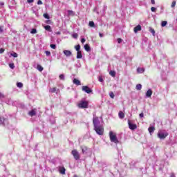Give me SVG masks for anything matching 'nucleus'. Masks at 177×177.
Listing matches in <instances>:
<instances>
[{
	"mask_svg": "<svg viewBox=\"0 0 177 177\" xmlns=\"http://www.w3.org/2000/svg\"><path fill=\"white\" fill-rule=\"evenodd\" d=\"M88 106L89 102L85 100L80 101L77 104V107H79V109H88Z\"/></svg>",
	"mask_w": 177,
	"mask_h": 177,
	"instance_id": "1",
	"label": "nucleus"
},
{
	"mask_svg": "<svg viewBox=\"0 0 177 177\" xmlns=\"http://www.w3.org/2000/svg\"><path fill=\"white\" fill-rule=\"evenodd\" d=\"M94 131H95L97 135H103L104 133V129L102 126H95Z\"/></svg>",
	"mask_w": 177,
	"mask_h": 177,
	"instance_id": "2",
	"label": "nucleus"
},
{
	"mask_svg": "<svg viewBox=\"0 0 177 177\" xmlns=\"http://www.w3.org/2000/svg\"><path fill=\"white\" fill-rule=\"evenodd\" d=\"M109 138L111 142H113V143H118V139L117 138V135L114 133L113 131L109 132Z\"/></svg>",
	"mask_w": 177,
	"mask_h": 177,
	"instance_id": "3",
	"label": "nucleus"
},
{
	"mask_svg": "<svg viewBox=\"0 0 177 177\" xmlns=\"http://www.w3.org/2000/svg\"><path fill=\"white\" fill-rule=\"evenodd\" d=\"M71 154L73 156V158H75L76 160H78L80 158H81V156L77 149L72 150Z\"/></svg>",
	"mask_w": 177,
	"mask_h": 177,
	"instance_id": "4",
	"label": "nucleus"
},
{
	"mask_svg": "<svg viewBox=\"0 0 177 177\" xmlns=\"http://www.w3.org/2000/svg\"><path fill=\"white\" fill-rule=\"evenodd\" d=\"M168 135H169L168 132L163 133V132L159 131L158 133V138L160 140H164L165 139V138H167V136H168Z\"/></svg>",
	"mask_w": 177,
	"mask_h": 177,
	"instance_id": "5",
	"label": "nucleus"
},
{
	"mask_svg": "<svg viewBox=\"0 0 177 177\" xmlns=\"http://www.w3.org/2000/svg\"><path fill=\"white\" fill-rule=\"evenodd\" d=\"M128 125L129 129H131V131H135V129H138V125L136 124H133L132 122H131V120H128Z\"/></svg>",
	"mask_w": 177,
	"mask_h": 177,
	"instance_id": "6",
	"label": "nucleus"
},
{
	"mask_svg": "<svg viewBox=\"0 0 177 177\" xmlns=\"http://www.w3.org/2000/svg\"><path fill=\"white\" fill-rule=\"evenodd\" d=\"M82 91H83V92H85L86 93H88V94L92 93V92H93L92 89H91L89 88V86H83L82 87Z\"/></svg>",
	"mask_w": 177,
	"mask_h": 177,
	"instance_id": "7",
	"label": "nucleus"
},
{
	"mask_svg": "<svg viewBox=\"0 0 177 177\" xmlns=\"http://www.w3.org/2000/svg\"><path fill=\"white\" fill-rule=\"evenodd\" d=\"M93 122L94 127H97V124H99V117H94L93 118Z\"/></svg>",
	"mask_w": 177,
	"mask_h": 177,
	"instance_id": "8",
	"label": "nucleus"
},
{
	"mask_svg": "<svg viewBox=\"0 0 177 177\" xmlns=\"http://www.w3.org/2000/svg\"><path fill=\"white\" fill-rule=\"evenodd\" d=\"M37 114V109H32L30 111H29L28 115H30V117H34V115H36Z\"/></svg>",
	"mask_w": 177,
	"mask_h": 177,
	"instance_id": "9",
	"label": "nucleus"
},
{
	"mask_svg": "<svg viewBox=\"0 0 177 177\" xmlns=\"http://www.w3.org/2000/svg\"><path fill=\"white\" fill-rule=\"evenodd\" d=\"M133 31L136 34L138 31H142V26L140 25H138L134 28Z\"/></svg>",
	"mask_w": 177,
	"mask_h": 177,
	"instance_id": "10",
	"label": "nucleus"
},
{
	"mask_svg": "<svg viewBox=\"0 0 177 177\" xmlns=\"http://www.w3.org/2000/svg\"><path fill=\"white\" fill-rule=\"evenodd\" d=\"M64 55H65V56H71L73 55V53H71V51L68 50H65L63 51Z\"/></svg>",
	"mask_w": 177,
	"mask_h": 177,
	"instance_id": "11",
	"label": "nucleus"
},
{
	"mask_svg": "<svg viewBox=\"0 0 177 177\" xmlns=\"http://www.w3.org/2000/svg\"><path fill=\"white\" fill-rule=\"evenodd\" d=\"M151 95H153V91H151V89H149L146 93L147 97H151Z\"/></svg>",
	"mask_w": 177,
	"mask_h": 177,
	"instance_id": "12",
	"label": "nucleus"
},
{
	"mask_svg": "<svg viewBox=\"0 0 177 177\" xmlns=\"http://www.w3.org/2000/svg\"><path fill=\"white\" fill-rule=\"evenodd\" d=\"M73 82V84H75V85H77V86L81 85V82L77 79H74Z\"/></svg>",
	"mask_w": 177,
	"mask_h": 177,
	"instance_id": "13",
	"label": "nucleus"
},
{
	"mask_svg": "<svg viewBox=\"0 0 177 177\" xmlns=\"http://www.w3.org/2000/svg\"><path fill=\"white\" fill-rule=\"evenodd\" d=\"M59 173H61L62 175H66V168L59 167Z\"/></svg>",
	"mask_w": 177,
	"mask_h": 177,
	"instance_id": "14",
	"label": "nucleus"
},
{
	"mask_svg": "<svg viewBox=\"0 0 177 177\" xmlns=\"http://www.w3.org/2000/svg\"><path fill=\"white\" fill-rule=\"evenodd\" d=\"M77 59H82V52L77 51Z\"/></svg>",
	"mask_w": 177,
	"mask_h": 177,
	"instance_id": "15",
	"label": "nucleus"
},
{
	"mask_svg": "<svg viewBox=\"0 0 177 177\" xmlns=\"http://www.w3.org/2000/svg\"><path fill=\"white\" fill-rule=\"evenodd\" d=\"M81 149H82V152L83 154H84L85 152L88 151V147H86V146H82V147H81Z\"/></svg>",
	"mask_w": 177,
	"mask_h": 177,
	"instance_id": "16",
	"label": "nucleus"
},
{
	"mask_svg": "<svg viewBox=\"0 0 177 177\" xmlns=\"http://www.w3.org/2000/svg\"><path fill=\"white\" fill-rule=\"evenodd\" d=\"M118 115H119V118H121V120H122L125 117V114L122 111H120L118 113Z\"/></svg>",
	"mask_w": 177,
	"mask_h": 177,
	"instance_id": "17",
	"label": "nucleus"
},
{
	"mask_svg": "<svg viewBox=\"0 0 177 177\" xmlns=\"http://www.w3.org/2000/svg\"><path fill=\"white\" fill-rule=\"evenodd\" d=\"M84 49L86 52H91V46H89V44H85Z\"/></svg>",
	"mask_w": 177,
	"mask_h": 177,
	"instance_id": "18",
	"label": "nucleus"
},
{
	"mask_svg": "<svg viewBox=\"0 0 177 177\" xmlns=\"http://www.w3.org/2000/svg\"><path fill=\"white\" fill-rule=\"evenodd\" d=\"M148 131H149V133H153V132H154V131H156V128L154 127H149Z\"/></svg>",
	"mask_w": 177,
	"mask_h": 177,
	"instance_id": "19",
	"label": "nucleus"
},
{
	"mask_svg": "<svg viewBox=\"0 0 177 177\" xmlns=\"http://www.w3.org/2000/svg\"><path fill=\"white\" fill-rule=\"evenodd\" d=\"M45 30L46 31H49L50 32H52V28H50V26L47 25L44 26Z\"/></svg>",
	"mask_w": 177,
	"mask_h": 177,
	"instance_id": "20",
	"label": "nucleus"
},
{
	"mask_svg": "<svg viewBox=\"0 0 177 177\" xmlns=\"http://www.w3.org/2000/svg\"><path fill=\"white\" fill-rule=\"evenodd\" d=\"M75 49L77 52L81 51V46L80 44L75 46Z\"/></svg>",
	"mask_w": 177,
	"mask_h": 177,
	"instance_id": "21",
	"label": "nucleus"
},
{
	"mask_svg": "<svg viewBox=\"0 0 177 177\" xmlns=\"http://www.w3.org/2000/svg\"><path fill=\"white\" fill-rule=\"evenodd\" d=\"M137 71L139 73V74H142V73L145 71V68H138Z\"/></svg>",
	"mask_w": 177,
	"mask_h": 177,
	"instance_id": "22",
	"label": "nucleus"
},
{
	"mask_svg": "<svg viewBox=\"0 0 177 177\" xmlns=\"http://www.w3.org/2000/svg\"><path fill=\"white\" fill-rule=\"evenodd\" d=\"M57 88L56 87L50 88V93H56Z\"/></svg>",
	"mask_w": 177,
	"mask_h": 177,
	"instance_id": "23",
	"label": "nucleus"
},
{
	"mask_svg": "<svg viewBox=\"0 0 177 177\" xmlns=\"http://www.w3.org/2000/svg\"><path fill=\"white\" fill-rule=\"evenodd\" d=\"M5 124V118L0 117V125H3Z\"/></svg>",
	"mask_w": 177,
	"mask_h": 177,
	"instance_id": "24",
	"label": "nucleus"
},
{
	"mask_svg": "<svg viewBox=\"0 0 177 177\" xmlns=\"http://www.w3.org/2000/svg\"><path fill=\"white\" fill-rule=\"evenodd\" d=\"M136 89H137V91H140L142 89V84H137L136 86Z\"/></svg>",
	"mask_w": 177,
	"mask_h": 177,
	"instance_id": "25",
	"label": "nucleus"
},
{
	"mask_svg": "<svg viewBox=\"0 0 177 177\" xmlns=\"http://www.w3.org/2000/svg\"><path fill=\"white\" fill-rule=\"evenodd\" d=\"M109 74L111 77H115V71H111L109 72Z\"/></svg>",
	"mask_w": 177,
	"mask_h": 177,
	"instance_id": "26",
	"label": "nucleus"
},
{
	"mask_svg": "<svg viewBox=\"0 0 177 177\" xmlns=\"http://www.w3.org/2000/svg\"><path fill=\"white\" fill-rule=\"evenodd\" d=\"M68 15L69 16H74V12L73 10H68Z\"/></svg>",
	"mask_w": 177,
	"mask_h": 177,
	"instance_id": "27",
	"label": "nucleus"
},
{
	"mask_svg": "<svg viewBox=\"0 0 177 177\" xmlns=\"http://www.w3.org/2000/svg\"><path fill=\"white\" fill-rule=\"evenodd\" d=\"M167 24H168V22L167 21H163L161 23V26L162 27H165V26H167Z\"/></svg>",
	"mask_w": 177,
	"mask_h": 177,
	"instance_id": "28",
	"label": "nucleus"
},
{
	"mask_svg": "<svg viewBox=\"0 0 177 177\" xmlns=\"http://www.w3.org/2000/svg\"><path fill=\"white\" fill-rule=\"evenodd\" d=\"M88 26H89L90 27H95V22H93V21H89Z\"/></svg>",
	"mask_w": 177,
	"mask_h": 177,
	"instance_id": "29",
	"label": "nucleus"
},
{
	"mask_svg": "<svg viewBox=\"0 0 177 177\" xmlns=\"http://www.w3.org/2000/svg\"><path fill=\"white\" fill-rule=\"evenodd\" d=\"M37 70L39 71H44V67H42L41 65H37Z\"/></svg>",
	"mask_w": 177,
	"mask_h": 177,
	"instance_id": "30",
	"label": "nucleus"
},
{
	"mask_svg": "<svg viewBox=\"0 0 177 177\" xmlns=\"http://www.w3.org/2000/svg\"><path fill=\"white\" fill-rule=\"evenodd\" d=\"M43 16H44V19H50L49 15H48V13H44V14L43 15Z\"/></svg>",
	"mask_w": 177,
	"mask_h": 177,
	"instance_id": "31",
	"label": "nucleus"
},
{
	"mask_svg": "<svg viewBox=\"0 0 177 177\" xmlns=\"http://www.w3.org/2000/svg\"><path fill=\"white\" fill-rule=\"evenodd\" d=\"M17 86L18 88H23V83H21V82H17Z\"/></svg>",
	"mask_w": 177,
	"mask_h": 177,
	"instance_id": "32",
	"label": "nucleus"
},
{
	"mask_svg": "<svg viewBox=\"0 0 177 177\" xmlns=\"http://www.w3.org/2000/svg\"><path fill=\"white\" fill-rule=\"evenodd\" d=\"M109 96L111 99H114L115 97V95H114V93H113L112 91L109 93Z\"/></svg>",
	"mask_w": 177,
	"mask_h": 177,
	"instance_id": "33",
	"label": "nucleus"
},
{
	"mask_svg": "<svg viewBox=\"0 0 177 177\" xmlns=\"http://www.w3.org/2000/svg\"><path fill=\"white\" fill-rule=\"evenodd\" d=\"M30 34H37V29L33 28L30 31Z\"/></svg>",
	"mask_w": 177,
	"mask_h": 177,
	"instance_id": "34",
	"label": "nucleus"
},
{
	"mask_svg": "<svg viewBox=\"0 0 177 177\" xmlns=\"http://www.w3.org/2000/svg\"><path fill=\"white\" fill-rule=\"evenodd\" d=\"M149 31H150V32H151V34H152L153 35H154L156 34V30H154V29H153V28H151V29L149 30Z\"/></svg>",
	"mask_w": 177,
	"mask_h": 177,
	"instance_id": "35",
	"label": "nucleus"
},
{
	"mask_svg": "<svg viewBox=\"0 0 177 177\" xmlns=\"http://www.w3.org/2000/svg\"><path fill=\"white\" fill-rule=\"evenodd\" d=\"M72 37H73V38L77 39V38H78V34L77 33H74L72 35Z\"/></svg>",
	"mask_w": 177,
	"mask_h": 177,
	"instance_id": "36",
	"label": "nucleus"
},
{
	"mask_svg": "<svg viewBox=\"0 0 177 177\" xmlns=\"http://www.w3.org/2000/svg\"><path fill=\"white\" fill-rule=\"evenodd\" d=\"M11 56H12L13 57H17L18 55L16 53H13L10 54Z\"/></svg>",
	"mask_w": 177,
	"mask_h": 177,
	"instance_id": "37",
	"label": "nucleus"
},
{
	"mask_svg": "<svg viewBox=\"0 0 177 177\" xmlns=\"http://www.w3.org/2000/svg\"><path fill=\"white\" fill-rule=\"evenodd\" d=\"M9 67L13 70V68H15V64H10Z\"/></svg>",
	"mask_w": 177,
	"mask_h": 177,
	"instance_id": "38",
	"label": "nucleus"
},
{
	"mask_svg": "<svg viewBox=\"0 0 177 177\" xmlns=\"http://www.w3.org/2000/svg\"><path fill=\"white\" fill-rule=\"evenodd\" d=\"M59 80H62L63 81H64V75L61 74V75H59Z\"/></svg>",
	"mask_w": 177,
	"mask_h": 177,
	"instance_id": "39",
	"label": "nucleus"
},
{
	"mask_svg": "<svg viewBox=\"0 0 177 177\" xmlns=\"http://www.w3.org/2000/svg\"><path fill=\"white\" fill-rule=\"evenodd\" d=\"M176 5V1H173L172 3H171V8H175V6Z\"/></svg>",
	"mask_w": 177,
	"mask_h": 177,
	"instance_id": "40",
	"label": "nucleus"
},
{
	"mask_svg": "<svg viewBox=\"0 0 177 177\" xmlns=\"http://www.w3.org/2000/svg\"><path fill=\"white\" fill-rule=\"evenodd\" d=\"M50 48H52V49H56V44H50Z\"/></svg>",
	"mask_w": 177,
	"mask_h": 177,
	"instance_id": "41",
	"label": "nucleus"
},
{
	"mask_svg": "<svg viewBox=\"0 0 177 177\" xmlns=\"http://www.w3.org/2000/svg\"><path fill=\"white\" fill-rule=\"evenodd\" d=\"M122 42V39L118 38V44H121Z\"/></svg>",
	"mask_w": 177,
	"mask_h": 177,
	"instance_id": "42",
	"label": "nucleus"
},
{
	"mask_svg": "<svg viewBox=\"0 0 177 177\" xmlns=\"http://www.w3.org/2000/svg\"><path fill=\"white\" fill-rule=\"evenodd\" d=\"M151 12H156V8H154V7H151Z\"/></svg>",
	"mask_w": 177,
	"mask_h": 177,
	"instance_id": "43",
	"label": "nucleus"
},
{
	"mask_svg": "<svg viewBox=\"0 0 177 177\" xmlns=\"http://www.w3.org/2000/svg\"><path fill=\"white\" fill-rule=\"evenodd\" d=\"M45 53H46V56H50V51H45Z\"/></svg>",
	"mask_w": 177,
	"mask_h": 177,
	"instance_id": "44",
	"label": "nucleus"
},
{
	"mask_svg": "<svg viewBox=\"0 0 177 177\" xmlns=\"http://www.w3.org/2000/svg\"><path fill=\"white\" fill-rule=\"evenodd\" d=\"M3 52H5V49L0 48V54L3 53Z\"/></svg>",
	"mask_w": 177,
	"mask_h": 177,
	"instance_id": "45",
	"label": "nucleus"
},
{
	"mask_svg": "<svg viewBox=\"0 0 177 177\" xmlns=\"http://www.w3.org/2000/svg\"><path fill=\"white\" fill-rule=\"evenodd\" d=\"M28 3H32L34 2V0H27Z\"/></svg>",
	"mask_w": 177,
	"mask_h": 177,
	"instance_id": "46",
	"label": "nucleus"
},
{
	"mask_svg": "<svg viewBox=\"0 0 177 177\" xmlns=\"http://www.w3.org/2000/svg\"><path fill=\"white\" fill-rule=\"evenodd\" d=\"M37 5H42V1L39 0V1H37Z\"/></svg>",
	"mask_w": 177,
	"mask_h": 177,
	"instance_id": "47",
	"label": "nucleus"
},
{
	"mask_svg": "<svg viewBox=\"0 0 177 177\" xmlns=\"http://www.w3.org/2000/svg\"><path fill=\"white\" fill-rule=\"evenodd\" d=\"M85 41H86V39H85L84 38H82V39H81L82 44H84Z\"/></svg>",
	"mask_w": 177,
	"mask_h": 177,
	"instance_id": "48",
	"label": "nucleus"
},
{
	"mask_svg": "<svg viewBox=\"0 0 177 177\" xmlns=\"http://www.w3.org/2000/svg\"><path fill=\"white\" fill-rule=\"evenodd\" d=\"M100 82H103V78L102 77H99Z\"/></svg>",
	"mask_w": 177,
	"mask_h": 177,
	"instance_id": "49",
	"label": "nucleus"
},
{
	"mask_svg": "<svg viewBox=\"0 0 177 177\" xmlns=\"http://www.w3.org/2000/svg\"><path fill=\"white\" fill-rule=\"evenodd\" d=\"M139 115H140V118H143V117H144L143 113H140Z\"/></svg>",
	"mask_w": 177,
	"mask_h": 177,
	"instance_id": "50",
	"label": "nucleus"
},
{
	"mask_svg": "<svg viewBox=\"0 0 177 177\" xmlns=\"http://www.w3.org/2000/svg\"><path fill=\"white\" fill-rule=\"evenodd\" d=\"M151 2L152 3V5H156V1L154 0H151Z\"/></svg>",
	"mask_w": 177,
	"mask_h": 177,
	"instance_id": "51",
	"label": "nucleus"
},
{
	"mask_svg": "<svg viewBox=\"0 0 177 177\" xmlns=\"http://www.w3.org/2000/svg\"><path fill=\"white\" fill-rule=\"evenodd\" d=\"M170 177H176V176H175V174L171 173Z\"/></svg>",
	"mask_w": 177,
	"mask_h": 177,
	"instance_id": "52",
	"label": "nucleus"
},
{
	"mask_svg": "<svg viewBox=\"0 0 177 177\" xmlns=\"http://www.w3.org/2000/svg\"><path fill=\"white\" fill-rule=\"evenodd\" d=\"M3 5H5V3H3V2H2V1L0 2V6H3Z\"/></svg>",
	"mask_w": 177,
	"mask_h": 177,
	"instance_id": "53",
	"label": "nucleus"
},
{
	"mask_svg": "<svg viewBox=\"0 0 177 177\" xmlns=\"http://www.w3.org/2000/svg\"><path fill=\"white\" fill-rule=\"evenodd\" d=\"M0 32H3V29L0 26Z\"/></svg>",
	"mask_w": 177,
	"mask_h": 177,
	"instance_id": "54",
	"label": "nucleus"
},
{
	"mask_svg": "<svg viewBox=\"0 0 177 177\" xmlns=\"http://www.w3.org/2000/svg\"><path fill=\"white\" fill-rule=\"evenodd\" d=\"M99 36L100 37V38H103V35H102V33H99Z\"/></svg>",
	"mask_w": 177,
	"mask_h": 177,
	"instance_id": "55",
	"label": "nucleus"
},
{
	"mask_svg": "<svg viewBox=\"0 0 177 177\" xmlns=\"http://www.w3.org/2000/svg\"><path fill=\"white\" fill-rule=\"evenodd\" d=\"M73 177H78V176H77V175H75V176H73Z\"/></svg>",
	"mask_w": 177,
	"mask_h": 177,
	"instance_id": "56",
	"label": "nucleus"
}]
</instances>
